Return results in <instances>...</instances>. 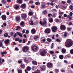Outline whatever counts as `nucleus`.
I'll return each instance as SVG.
<instances>
[{
	"mask_svg": "<svg viewBox=\"0 0 73 73\" xmlns=\"http://www.w3.org/2000/svg\"><path fill=\"white\" fill-rule=\"evenodd\" d=\"M52 16V15L51 14L49 13L48 14V17H51V16Z\"/></svg>",
	"mask_w": 73,
	"mask_h": 73,
	"instance_id": "a18cd8bd",
	"label": "nucleus"
},
{
	"mask_svg": "<svg viewBox=\"0 0 73 73\" xmlns=\"http://www.w3.org/2000/svg\"><path fill=\"white\" fill-rule=\"evenodd\" d=\"M67 17H68V18H69V19H71V17H70V15H68L67 16Z\"/></svg>",
	"mask_w": 73,
	"mask_h": 73,
	"instance_id": "774afa93",
	"label": "nucleus"
},
{
	"mask_svg": "<svg viewBox=\"0 0 73 73\" xmlns=\"http://www.w3.org/2000/svg\"><path fill=\"white\" fill-rule=\"evenodd\" d=\"M64 63H65L66 64H68V62L66 60H64Z\"/></svg>",
	"mask_w": 73,
	"mask_h": 73,
	"instance_id": "338daca9",
	"label": "nucleus"
},
{
	"mask_svg": "<svg viewBox=\"0 0 73 73\" xmlns=\"http://www.w3.org/2000/svg\"><path fill=\"white\" fill-rule=\"evenodd\" d=\"M21 68H23V69H24L25 68V64H22L21 65Z\"/></svg>",
	"mask_w": 73,
	"mask_h": 73,
	"instance_id": "dca6fc26",
	"label": "nucleus"
},
{
	"mask_svg": "<svg viewBox=\"0 0 73 73\" xmlns=\"http://www.w3.org/2000/svg\"><path fill=\"white\" fill-rule=\"evenodd\" d=\"M18 73H22V70H18Z\"/></svg>",
	"mask_w": 73,
	"mask_h": 73,
	"instance_id": "c9c22d12",
	"label": "nucleus"
},
{
	"mask_svg": "<svg viewBox=\"0 0 73 73\" xmlns=\"http://www.w3.org/2000/svg\"><path fill=\"white\" fill-rule=\"evenodd\" d=\"M53 45H54V43H52V46H51L52 49V48H53V47L54 46Z\"/></svg>",
	"mask_w": 73,
	"mask_h": 73,
	"instance_id": "3c124183",
	"label": "nucleus"
},
{
	"mask_svg": "<svg viewBox=\"0 0 73 73\" xmlns=\"http://www.w3.org/2000/svg\"><path fill=\"white\" fill-rule=\"evenodd\" d=\"M67 36H68V35L67 34V33H66L65 32L64 34V37H67Z\"/></svg>",
	"mask_w": 73,
	"mask_h": 73,
	"instance_id": "79ce46f5",
	"label": "nucleus"
},
{
	"mask_svg": "<svg viewBox=\"0 0 73 73\" xmlns=\"http://www.w3.org/2000/svg\"><path fill=\"white\" fill-rule=\"evenodd\" d=\"M29 15H33V13L32 12H30L29 13Z\"/></svg>",
	"mask_w": 73,
	"mask_h": 73,
	"instance_id": "a19ab883",
	"label": "nucleus"
},
{
	"mask_svg": "<svg viewBox=\"0 0 73 73\" xmlns=\"http://www.w3.org/2000/svg\"><path fill=\"white\" fill-rule=\"evenodd\" d=\"M60 29L62 31H64L66 29V27L64 25H62L60 26Z\"/></svg>",
	"mask_w": 73,
	"mask_h": 73,
	"instance_id": "423d86ee",
	"label": "nucleus"
},
{
	"mask_svg": "<svg viewBox=\"0 0 73 73\" xmlns=\"http://www.w3.org/2000/svg\"><path fill=\"white\" fill-rule=\"evenodd\" d=\"M19 40H20V39L19 38H16L15 39V41H19Z\"/></svg>",
	"mask_w": 73,
	"mask_h": 73,
	"instance_id": "49530a36",
	"label": "nucleus"
},
{
	"mask_svg": "<svg viewBox=\"0 0 73 73\" xmlns=\"http://www.w3.org/2000/svg\"><path fill=\"white\" fill-rule=\"evenodd\" d=\"M20 19H16V21H17L18 23H19L20 21Z\"/></svg>",
	"mask_w": 73,
	"mask_h": 73,
	"instance_id": "e433bc0d",
	"label": "nucleus"
},
{
	"mask_svg": "<svg viewBox=\"0 0 73 73\" xmlns=\"http://www.w3.org/2000/svg\"><path fill=\"white\" fill-rule=\"evenodd\" d=\"M73 42L72 41L69 39L67 40L65 42V45L67 48H70L73 45Z\"/></svg>",
	"mask_w": 73,
	"mask_h": 73,
	"instance_id": "f257e3e1",
	"label": "nucleus"
},
{
	"mask_svg": "<svg viewBox=\"0 0 73 73\" xmlns=\"http://www.w3.org/2000/svg\"><path fill=\"white\" fill-rule=\"evenodd\" d=\"M21 18L20 17V16H17L16 18V19H20Z\"/></svg>",
	"mask_w": 73,
	"mask_h": 73,
	"instance_id": "4d7b16f0",
	"label": "nucleus"
},
{
	"mask_svg": "<svg viewBox=\"0 0 73 73\" xmlns=\"http://www.w3.org/2000/svg\"><path fill=\"white\" fill-rule=\"evenodd\" d=\"M45 54H46V51L44 50H43L42 51H41L40 52V55L42 56H45Z\"/></svg>",
	"mask_w": 73,
	"mask_h": 73,
	"instance_id": "0eeeda50",
	"label": "nucleus"
},
{
	"mask_svg": "<svg viewBox=\"0 0 73 73\" xmlns=\"http://www.w3.org/2000/svg\"><path fill=\"white\" fill-rule=\"evenodd\" d=\"M2 3H3V4H4L7 3V2L5 1V0H2Z\"/></svg>",
	"mask_w": 73,
	"mask_h": 73,
	"instance_id": "473e14b6",
	"label": "nucleus"
},
{
	"mask_svg": "<svg viewBox=\"0 0 73 73\" xmlns=\"http://www.w3.org/2000/svg\"><path fill=\"white\" fill-rule=\"evenodd\" d=\"M24 24V22L23 21H22L20 24V25L22 27H24V26H23Z\"/></svg>",
	"mask_w": 73,
	"mask_h": 73,
	"instance_id": "bb28decb",
	"label": "nucleus"
},
{
	"mask_svg": "<svg viewBox=\"0 0 73 73\" xmlns=\"http://www.w3.org/2000/svg\"><path fill=\"white\" fill-rule=\"evenodd\" d=\"M50 5H51L52 6H53L54 5V4H53V2H51L50 3Z\"/></svg>",
	"mask_w": 73,
	"mask_h": 73,
	"instance_id": "052dcab7",
	"label": "nucleus"
},
{
	"mask_svg": "<svg viewBox=\"0 0 73 73\" xmlns=\"http://www.w3.org/2000/svg\"><path fill=\"white\" fill-rule=\"evenodd\" d=\"M70 53L71 54H73V49H72L70 50Z\"/></svg>",
	"mask_w": 73,
	"mask_h": 73,
	"instance_id": "37998d69",
	"label": "nucleus"
},
{
	"mask_svg": "<svg viewBox=\"0 0 73 73\" xmlns=\"http://www.w3.org/2000/svg\"><path fill=\"white\" fill-rule=\"evenodd\" d=\"M21 29V27H20V26H17V29L16 30L17 31H18L19 29Z\"/></svg>",
	"mask_w": 73,
	"mask_h": 73,
	"instance_id": "ea45409f",
	"label": "nucleus"
},
{
	"mask_svg": "<svg viewBox=\"0 0 73 73\" xmlns=\"http://www.w3.org/2000/svg\"><path fill=\"white\" fill-rule=\"evenodd\" d=\"M32 62L33 64L35 65H36L37 64V62H36L35 61L33 60L32 61Z\"/></svg>",
	"mask_w": 73,
	"mask_h": 73,
	"instance_id": "aec40b11",
	"label": "nucleus"
},
{
	"mask_svg": "<svg viewBox=\"0 0 73 73\" xmlns=\"http://www.w3.org/2000/svg\"><path fill=\"white\" fill-rule=\"evenodd\" d=\"M62 52L63 54H64L66 52V49L64 48H63L62 49Z\"/></svg>",
	"mask_w": 73,
	"mask_h": 73,
	"instance_id": "6ab92c4d",
	"label": "nucleus"
},
{
	"mask_svg": "<svg viewBox=\"0 0 73 73\" xmlns=\"http://www.w3.org/2000/svg\"><path fill=\"white\" fill-rule=\"evenodd\" d=\"M46 19H44V21L42 22V25H45L46 23Z\"/></svg>",
	"mask_w": 73,
	"mask_h": 73,
	"instance_id": "a878e982",
	"label": "nucleus"
},
{
	"mask_svg": "<svg viewBox=\"0 0 73 73\" xmlns=\"http://www.w3.org/2000/svg\"><path fill=\"white\" fill-rule=\"evenodd\" d=\"M17 3L18 4H22L23 3V1L22 0H17Z\"/></svg>",
	"mask_w": 73,
	"mask_h": 73,
	"instance_id": "2eb2a0df",
	"label": "nucleus"
},
{
	"mask_svg": "<svg viewBox=\"0 0 73 73\" xmlns=\"http://www.w3.org/2000/svg\"><path fill=\"white\" fill-rule=\"evenodd\" d=\"M67 3L68 4H69V3H71V1L70 0H68Z\"/></svg>",
	"mask_w": 73,
	"mask_h": 73,
	"instance_id": "de8ad7c7",
	"label": "nucleus"
},
{
	"mask_svg": "<svg viewBox=\"0 0 73 73\" xmlns=\"http://www.w3.org/2000/svg\"><path fill=\"white\" fill-rule=\"evenodd\" d=\"M70 8V9L71 10H73V5H70L69 7Z\"/></svg>",
	"mask_w": 73,
	"mask_h": 73,
	"instance_id": "4c0bfd02",
	"label": "nucleus"
},
{
	"mask_svg": "<svg viewBox=\"0 0 73 73\" xmlns=\"http://www.w3.org/2000/svg\"><path fill=\"white\" fill-rule=\"evenodd\" d=\"M9 42V39H7L5 41V43L6 44H8Z\"/></svg>",
	"mask_w": 73,
	"mask_h": 73,
	"instance_id": "5701e85b",
	"label": "nucleus"
},
{
	"mask_svg": "<svg viewBox=\"0 0 73 73\" xmlns=\"http://www.w3.org/2000/svg\"><path fill=\"white\" fill-rule=\"evenodd\" d=\"M21 7L22 9H25L27 8V5L25 4H23L21 5Z\"/></svg>",
	"mask_w": 73,
	"mask_h": 73,
	"instance_id": "1a4fd4ad",
	"label": "nucleus"
},
{
	"mask_svg": "<svg viewBox=\"0 0 73 73\" xmlns=\"http://www.w3.org/2000/svg\"><path fill=\"white\" fill-rule=\"evenodd\" d=\"M37 69V68L35 66H34L32 67V70H35V69Z\"/></svg>",
	"mask_w": 73,
	"mask_h": 73,
	"instance_id": "7c9ffc66",
	"label": "nucleus"
},
{
	"mask_svg": "<svg viewBox=\"0 0 73 73\" xmlns=\"http://www.w3.org/2000/svg\"><path fill=\"white\" fill-rule=\"evenodd\" d=\"M7 52H2L1 53V54H2V57H3L5 54H7Z\"/></svg>",
	"mask_w": 73,
	"mask_h": 73,
	"instance_id": "412c9836",
	"label": "nucleus"
},
{
	"mask_svg": "<svg viewBox=\"0 0 73 73\" xmlns=\"http://www.w3.org/2000/svg\"><path fill=\"white\" fill-rule=\"evenodd\" d=\"M4 36H5V37H7L8 36V34L7 33L5 34L4 35Z\"/></svg>",
	"mask_w": 73,
	"mask_h": 73,
	"instance_id": "c03bdc74",
	"label": "nucleus"
},
{
	"mask_svg": "<svg viewBox=\"0 0 73 73\" xmlns=\"http://www.w3.org/2000/svg\"><path fill=\"white\" fill-rule=\"evenodd\" d=\"M56 15L57 14L56 13H55L53 15V17H55Z\"/></svg>",
	"mask_w": 73,
	"mask_h": 73,
	"instance_id": "09e8293b",
	"label": "nucleus"
},
{
	"mask_svg": "<svg viewBox=\"0 0 73 73\" xmlns=\"http://www.w3.org/2000/svg\"><path fill=\"white\" fill-rule=\"evenodd\" d=\"M49 21L50 23H52L53 21V19H49Z\"/></svg>",
	"mask_w": 73,
	"mask_h": 73,
	"instance_id": "c85d7f7f",
	"label": "nucleus"
},
{
	"mask_svg": "<svg viewBox=\"0 0 73 73\" xmlns=\"http://www.w3.org/2000/svg\"><path fill=\"white\" fill-rule=\"evenodd\" d=\"M31 32L32 34H35L36 33V30L33 29L31 30Z\"/></svg>",
	"mask_w": 73,
	"mask_h": 73,
	"instance_id": "f8f14e48",
	"label": "nucleus"
},
{
	"mask_svg": "<svg viewBox=\"0 0 73 73\" xmlns=\"http://www.w3.org/2000/svg\"><path fill=\"white\" fill-rule=\"evenodd\" d=\"M47 41H48V42H50L52 41V39L50 38H48L47 39Z\"/></svg>",
	"mask_w": 73,
	"mask_h": 73,
	"instance_id": "f704fd0d",
	"label": "nucleus"
},
{
	"mask_svg": "<svg viewBox=\"0 0 73 73\" xmlns=\"http://www.w3.org/2000/svg\"><path fill=\"white\" fill-rule=\"evenodd\" d=\"M47 13V11L46 10H44V11H43L42 12V13L43 15H44V14H46V13Z\"/></svg>",
	"mask_w": 73,
	"mask_h": 73,
	"instance_id": "2f4dec72",
	"label": "nucleus"
},
{
	"mask_svg": "<svg viewBox=\"0 0 73 73\" xmlns=\"http://www.w3.org/2000/svg\"><path fill=\"white\" fill-rule=\"evenodd\" d=\"M38 38V37L37 36H36L35 37L34 39H36Z\"/></svg>",
	"mask_w": 73,
	"mask_h": 73,
	"instance_id": "13d9d810",
	"label": "nucleus"
},
{
	"mask_svg": "<svg viewBox=\"0 0 73 73\" xmlns=\"http://www.w3.org/2000/svg\"><path fill=\"white\" fill-rule=\"evenodd\" d=\"M42 42H45V39H42Z\"/></svg>",
	"mask_w": 73,
	"mask_h": 73,
	"instance_id": "0e129e2a",
	"label": "nucleus"
},
{
	"mask_svg": "<svg viewBox=\"0 0 73 73\" xmlns=\"http://www.w3.org/2000/svg\"><path fill=\"white\" fill-rule=\"evenodd\" d=\"M27 70L28 71H30L31 70V68L29 66H28L27 68Z\"/></svg>",
	"mask_w": 73,
	"mask_h": 73,
	"instance_id": "c756f323",
	"label": "nucleus"
},
{
	"mask_svg": "<svg viewBox=\"0 0 73 73\" xmlns=\"http://www.w3.org/2000/svg\"><path fill=\"white\" fill-rule=\"evenodd\" d=\"M3 46V43L0 42V47H1Z\"/></svg>",
	"mask_w": 73,
	"mask_h": 73,
	"instance_id": "603ef678",
	"label": "nucleus"
},
{
	"mask_svg": "<svg viewBox=\"0 0 73 73\" xmlns=\"http://www.w3.org/2000/svg\"><path fill=\"white\" fill-rule=\"evenodd\" d=\"M64 17H67V15H66V14H64Z\"/></svg>",
	"mask_w": 73,
	"mask_h": 73,
	"instance_id": "680f3d73",
	"label": "nucleus"
},
{
	"mask_svg": "<svg viewBox=\"0 0 73 73\" xmlns=\"http://www.w3.org/2000/svg\"><path fill=\"white\" fill-rule=\"evenodd\" d=\"M59 58L61 60H62L64 58V55H60L59 56Z\"/></svg>",
	"mask_w": 73,
	"mask_h": 73,
	"instance_id": "393cba45",
	"label": "nucleus"
},
{
	"mask_svg": "<svg viewBox=\"0 0 73 73\" xmlns=\"http://www.w3.org/2000/svg\"><path fill=\"white\" fill-rule=\"evenodd\" d=\"M41 8L42 9H45V8H46V6H45V5H41Z\"/></svg>",
	"mask_w": 73,
	"mask_h": 73,
	"instance_id": "a211bd4d",
	"label": "nucleus"
},
{
	"mask_svg": "<svg viewBox=\"0 0 73 73\" xmlns=\"http://www.w3.org/2000/svg\"><path fill=\"white\" fill-rule=\"evenodd\" d=\"M29 60L28 59V58H24V61L25 62H28Z\"/></svg>",
	"mask_w": 73,
	"mask_h": 73,
	"instance_id": "b1692460",
	"label": "nucleus"
},
{
	"mask_svg": "<svg viewBox=\"0 0 73 73\" xmlns=\"http://www.w3.org/2000/svg\"><path fill=\"white\" fill-rule=\"evenodd\" d=\"M23 43H25V39H23Z\"/></svg>",
	"mask_w": 73,
	"mask_h": 73,
	"instance_id": "6e6d98bb",
	"label": "nucleus"
},
{
	"mask_svg": "<svg viewBox=\"0 0 73 73\" xmlns=\"http://www.w3.org/2000/svg\"><path fill=\"white\" fill-rule=\"evenodd\" d=\"M32 73H41V72H40V70H38L37 71L33 72Z\"/></svg>",
	"mask_w": 73,
	"mask_h": 73,
	"instance_id": "cd10ccee",
	"label": "nucleus"
},
{
	"mask_svg": "<svg viewBox=\"0 0 73 73\" xmlns=\"http://www.w3.org/2000/svg\"><path fill=\"white\" fill-rule=\"evenodd\" d=\"M55 72L56 73H58L59 72V70L58 69H56L55 70Z\"/></svg>",
	"mask_w": 73,
	"mask_h": 73,
	"instance_id": "72a5a7b5",
	"label": "nucleus"
},
{
	"mask_svg": "<svg viewBox=\"0 0 73 73\" xmlns=\"http://www.w3.org/2000/svg\"><path fill=\"white\" fill-rule=\"evenodd\" d=\"M44 32L45 33H47V34L50 33V29L49 28H47L44 31Z\"/></svg>",
	"mask_w": 73,
	"mask_h": 73,
	"instance_id": "20e7f679",
	"label": "nucleus"
},
{
	"mask_svg": "<svg viewBox=\"0 0 73 73\" xmlns=\"http://www.w3.org/2000/svg\"><path fill=\"white\" fill-rule=\"evenodd\" d=\"M19 8V6L17 5H16L14 6V8L15 9H18Z\"/></svg>",
	"mask_w": 73,
	"mask_h": 73,
	"instance_id": "f3484780",
	"label": "nucleus"
},
{
	"mask_svg": "<svg viewBox=\"0 0 73 73\" xmlns=\"http://www.w3.org/2000/svg\"><path fill=\"white\" fill-rule=\"evenodd\" d=\"M23 50L24 52H28L29 50V47L27 46H24L23 48Z\"/></svg>",
	"mask_w": 73,
	"mask_h": 73,
	"instance_id": "f03ea898",
	"label": "nucleus"
},
{
	"mask_svg": "<svg viewBox=\"0 0 73 73\" xmlns=\"http://www.w3.org/2000/svg\"><path fill=\"white\" fill-rule=\"evenodd\" d=\"M47 65L48 67V68H50L52 66V63L50 62H48L47 63Z\"/></svg>",
	"mask_w": 73,
	"mask_h": 73,
	"instance_id": "9b49d317",
	"label": "nucleus"
},
{
	"mask_svg": "<svg viewBox=\"0 0 73 73\" xmlns=\"http://www.w3.org/2000/svg\"><path fill=\"white\" fill-rule=\"evenodd\" d=\"M55 21L56 23H60L62 21V19H56Z\"/></svg>",
	"mask_w": 73,
	"mask_h": 73,
	"instance_id": "ddd939ff",
	"label": "nucleus"
},
{
	"mask_svg": "<svg viewBox=\"0 0 73 73\" xmlns=\"http://www.w3.org/2000/svg\"><path fill=\"white\" fill-rule=\"evenodd\" d=\"M11 36H13V35H14V33H13V32H11Z\"/></svg>",
	"mask_w": 73,
	"mask_h": 73,
	"instance_id": "bf43d9fd",
	"label": "nucleus"
},
{
	"mask_svg": "<svg viewBox=\"0 0 73 73\" xmlns=\"http://www.w3.org/2000/svg\"><path fill=\"white\" fill-rule=\"evenodd\" d=\"M29 23L30 25H33L34 23H33V21L32 20V19H31L30 20H29Z\"/></svg>",
	"mask_w": 73,
	"mask_h": 73,
	"instance_id": "9d476101",
	"label": "nucleus"
},
{
	"mask_svg": "<svg viewBox=\"0 0 73 73\" xmlns=\"http://www.w3.org/2000/svg\"><path fill=\"white\" fill-rule=\"evenodd\" d=\"M70 16H72L73 15V13L72 12H70Z\"/></svg>",
	"mask_w": 73,
	"mask_h": 73,
	"instance_id": "5fc2aeb1",
	"label": "nucleus"
},
{
	"mask_svg": "<svg viewBox=\"0 0 73 73\" xmlns=\"http://www.w3.org/2000/svg\"><path fill=\"white\" fill-rule=\"evenodd\" d=\"M67 30L68 31H71V28L69 27H68L67 28Z\"/></svg>",
	"mask_w": 73,
	"mask_h": 73,
	"instance_id": "864d4df0",
	"label": "nucleus"
},
{
	"mask_svg": "<svg viewBox=\"0 0 73 73\" xmlns=\"http://www.w3.org/2000/svg\"><path fill=\"white\" fill-rule=\"evenodd\" d=\"M21 17L22 19H26L27 18V14H22L21 15Z\"/></svg>",
	"mask_w": 73,
	"mask_h": 73,
	"instance_id": "6e6552de",
	"label": "nucleus"
},
{
	"mask_svg": "<svg viewBox=\"0 0 73 73\" xmlns=\"http://www.w3.org/2000/svg\"><path fill=\"white\" fill-rule=\"evenodd\" d=\"M57 27H56L54 26L52 27V29L53 32H56L57 31Z\"/></svg>",
	"mask_w": 73,
	"mask_h": 73,
	"instance_id": "39448f33",
	"label": "nucleus"
},
{
	"mask_svg": "<svg viewBox=\"0 0 73 73\" xmlns=\"http://www.w3.org/2000/svg\"><path fill=\"white\" fill-rule=\"evenodd\" d=\"M35 4H36V5H40V3L38 2H36L35 3Z\"/></svg>",
	"mask_w": 73,
	"mask_h": 73,
	"instance_id": "58836bf2",
	"label": "nucleus"
},
{
	"mask_svg": "<svg viewBox=\"0 0 73 73\" xmlns=\"http://www.w3.org/2000/svg\"><path fill=\"white\" fill-rule=\"evenodd\" d=\"M17 36V33H15L14 35V37L15 38Z\"/></svg>",
	"mask_w": 73,
	"mask_h": 73,
	"instance_id": "8fccbe9b",
	"label": "nucleus"
},
{
	"mask_svg": "<svg viewBox=\"0 0 73 73\" xmlns=\"http://www.w3.org/2000/svg\"><path fill=\"white\" fill-rule=\"evenodd\" d=\"M17 34L18 36H19L20 37H23V35H22V34H21L20 33L17 32Z\"/></svg>",
	"mask_w": 73,
	"mask_h": 73,
	"instance_id": "4468645a",
	"label": "nucleus"
},
{
	"mask_svg": "<svg viewBox=\"0 0 73 73\" xmlns=\"http://www.w3.org/2000/svg\"><path fill=\"white\" fill-rule=\"evenodd\" d=\"M31 49L33 51H35V50H37V47L35 45H32L31 46Z\"/></svg>",
	"mask_w": 73,
	"mask_h": 73,
	"instance_id": "7ed1b4c3",
	"label": "nucleus"
},
{
	"mask_svg": "<svg viewBox=\"0 0 73 73\" xmlns=\"http://www.w3.org/2000/svg\"><path fill=\"white\" fill-rule=\"evenodd\" d=\"M2 19H7V16L5 15H3L1 16Z\"/></svg>",
	"mask_w": 73,
	"mask_h": 73,
	"instance_id": "4be33fe9",
	"label": "nucleus"
},
{
	"mask_svg": "<svg viewBox=\"0 0 73 73\" xmlns=\"http://www.w3.org/2000/svg\"><path fill=\"white\" fill-rule=\"evenodd\" d=\"M35 6L34 5H33L31 6V8H33V9L35 8Z\"/></svg>",
	"mask_w": 73,
	"mask_h": 73,
	"instance_id": "69168bd1",
	"label": "nucleus"
},
{
	"mask_svg": "<svg viewBox=\"0 0 73 73\" xmlns=\"http://www.w3.org/2000/svg\"><path fill=\"white\" fill-rule=\"evenodd\" d=\"M56 41H57V42H60V39H58L56 40Z\"/></svg>",
	"mask_w": 73,
	"mask_h": 73,
	"instance_id": "e2e57ef3",
	"label": "nucleus"
}]
</instances>
